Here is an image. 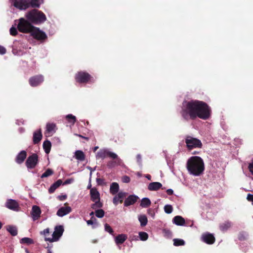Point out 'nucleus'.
Listing matches in <instances>:
<instances>
[{
    "mask_svg": "<svg viewBox=\"0 0 253 253\" xmlns=\"http://www.w3.org/2000/svg\"><path fill=\"white\" fill-rule=\"evenodd\" d=\"M211 112V109L206 103L199 100H191L183 102L181 114L186 121L190 119L193 120L197 117L207 120L210 118Z\"/></svg>",
    "mask_w": 253,
    "mask_h": 253,
    "instance_id": "1",
    "label": "nucleus"
},
{
    "mask_svg": "<svg viewBox=\"0 0 253 253\" xmlns=\"http://www.w3.org/2000/svg\"><path fill=\"white\" fill-rule=\"evenodd\" d=\"M186 168L190 174L195 176H200L205 170L204 161L199 156H192L187 162Z\"/></svg>",
    "mask_w": 253,
    "mask_h": 253,
    "instance_id": "2",
    "label": "nucleus"
},
{
    "mask_svg": "<svg viewBox=\"0 0 253 253\" xmlns=\"http://www.w3.org/2000/svg\"><path fill=\"white\" fill-rule=\"evenodd\" d=\"M25 16L28 21L35 24L42 23L46 19L42 12L35 9L27 12Z\"/></svg>",
    "mask_w": 253,
    "mask_h": 253,
    "instance_id": "3",
    "label": "nucleus"
},
{
    "mask_svg": "<svg viewBox=\"0 0 253 253\" xmlns=\"http://www.w3.org/2000/svg\"><path fill=\"white\" fill-rule=\"evenodd\" d=\"M90 200L94 203L92 204L90 207L93 210L100 209L103 207V204L100 201V194L96 187H93L89 191Z\"/></svg>",
    "mask_w": 253,
    "mask_h": 253,
    "instance_id": "4",
    "label": "nucleus"
},
{
    "mask_svg": "<svg viewBox=\"0 0 253 253\" xmlns=\"http://www.w3.org/2000/svg\"><path fill=\"white\" fill-rule=\"evenodd\" d=\"M34 28V27L31 24V23L27 19L26 20L24 18H21L19 19L17 29L20 32L31 33Z\"/></svg>",
    "mask_w": 253,
    "mask_h": 253,
    "instance_id": "5",
    "label": "nucleus"
},
{
    "mask_svg": "<svg viewBox=\"0 0 253 253\" xmlns=\"http://www.w3.org/2000/svg\"><path fill=\"white\" fill-rule=\"evenodd\" d=\"M185 142L189 150H191L194 148H200L202 147V143L200 139L190 135L186 136Z\"/></svg>",
    "mask_w": 253,
    "mask_h": 253,
    "instance_id": "6",
    "label": "nucleus"
},
{
    "mask_svg": "<svg viewBox=\"0 0 253 253\" xmlns=\"http://www.w3.org/2000/svg\"><path fill=\"white\" fill-rule=\"evenodd\" d=\"M107 157L113 159H117L116 161L119 164L121 163V160L118 158V155L116 153L111 152L106 149H100L96 155L97 159H104Z\"/></svg>",
    "mask_w": 253,
    "mask_h": 253,
    "instance_id": "7",
    "label": "nucleus"
},
{
    "mask_svg": "<svg viewBox=\"0 0 253 253\" xmlns=\"http://www.w3.org/2000/svg\"><path fill=\"white\" fill-rule=\"evenodd\" d=\"M64 230L63 226L62 225L55 226L54 231L52 234V237L45 238V241L50 243L58 241L62 236Z\"/></svg>",
    "mask_w": 253,
    "mask_h": 253,
    "instance_id": "8",
    "label": "nucleus"
},
{
    "mask_svg": "<svg viewBox=\"0 0 253 253\" xmlns=\"http://www.w3.org/2000/svg\"><path fill=\"white\" fill-rule=\"evenodd\" d=\"M38 163V156L37 154H33L28 157L25 165L28 169H32L35 168Z\"/></svg>",
    "mask_w": 253,
    "mask_h": 253,
    "instance_id": "9",
    "label": "nucleus"
},
{
    "mask_svg": "<svg viewBox=\"0 0 253 253\" xmlns=\"http://www.w3.org/2000/svg\"><path fill=\"white\" fill-rule=\"evenodd\" d=\"M29 0H13V5L20 10L29 8Z\"/></svg>",
    "mask_w": 253,
    "mask_h": 253,
    "instance_id": "10",
    "label": "nucleus"
},
{
    "mask_svg": "<svg viewBox=\"0 0 253 253\" xmlns=\"http://www.w3.org/2000/svg\"><path fill=\"white\" fill-rule=\"evenodd\" d=\"M90 79V75L84 72H79L76 76L77 82L81 83H86Z\"/></svg>",
    "mask_w": 253,
    "mask_h": 253,
    "instance_id": "11",
    "label": "nucleus"
},
{
    "mask_svg": "<svg viewBox=\"0 0 253 253\" xmlns=\"http://www.w3.org/2000/svg\"><path fill=\"white\" fill-rule=\"evenodd\" d=\"M31 34L34 38L38 40H43L46 38V35L44 32L40 31L39 28L35 27L31 32Z\"/></svg>",
    "mask_w": 253,
    "mask_h": 253,
    "instance_id": "12",
    "label": "nucleus"
},
{
    "mask_svg": "<svg viewBox=\"0 0 253 253\" xmlns=\"http://www.w3.org/2000/svg\"><path fill=\"white\" fill-rule=\"evenodd\" d=\"M57 129L56 126L54 123H47L44 134L46 137L52 136Z\"/></svg>",
    "mask_w": 253,
    "mask_h": 253,
    "instance_id": "13",
    "label": "nucleus"
},
{
    "mask_svg": "<svg viewBox=\"0 0 253 253\" xmlns=\"http://www.w3.org/2000/svg\"><path fill=\"white\" fill-rule=\"evenodd\" d=\"M43 81V77L42 75H38L31 77L29 79V84L32 86L39 85Z\"/></svg>",
    "mask_w": 253,
    "mask_h": 253,
    "instance_id": "14",
    "label": "nucleus"
},
{
    "mask_svg": "<svg viewBox=\"0 0 253 253\" xmlns=\"http://www.w3.org/2000/svg\"><path fill=\"white\" fill-rule=\"evenodd\" d=\"M42 211L40 208L36 205H34L32 208L31 212V216L33 221H36L41 216Z\"/></svg>",
    "mask_w": 253,
    "mask_h": 253,
    "instance_id": "15",
    "label": "nucleus"
},
{
    "mask_svg": "<svg viewBox=\"0 0 253 253\" xmlns=\"http://www.w3.org/2000/svg\"><path fill=\"white\" fill-rule=\"evenodd\" d=\"M5 207L12 211H19V204L15 200L13 199H8L5 203Z\"/></svg>",
    "mask_w": 253,
    "mask_h": 253,
    "instance_id": "16",
    "label": "nucleus"
},
{
    "mask_svg": "<svg viewBox=\"0 0 253 253\" xmlns=\"http://www.w3.org/2000/svg\"><path fill=\"white\" fill-rule=\"evenodd\" d=\"M202 240L208 244H212L215 241V238L214 236L210 233L204 234L202 236Z\"/></svg>",
    "mask_w": 253,
    "mask_h": 253,
    "instance_id": "17",
    "label": "nucleus"
},
{
    "mask_svg": "<svg viewBox=\"0 0 253 253\" xmlns=\"http://www.w3.org/2000/svg\"><path fill=\"white\" fill-rule=\"evenodd\" d=\"M71 211L70 207H62L57 211L56 214L59 217H63L69 213Z\"/></svg>",
    "mask_w": 253,
    "mask_h": 253,
    "instance_id": "18",
    "label": "nucleus"
},
{
    "mask_svg": "<svg viewBox=\"0 0 253 253\" xmlns=\"http://www.w3.org/2000/svg\"><path fill=\"white\" fill-rule=\"evenodd\" d=\"M27 157V153L25 151L22 150L20 151L16 156L15 158V162L18 164H21L24 162Z\"/></svg>",
    "mask_w": 253,
    "mask_h": 253,
    "instance_id": "19",
    "label": "nucleus"
},
{
    "mask_svg": "<svg viewBox=\"0 0 253 253\" xmlns=\"http://www.w3.org/2000/svg\"><path fill=\"white\" fill-rule=\"evenodd\" d=\"M138 197L135 195L129 196L125 201L124 206L128 207L134 204L137 200Z\"/></svg>",
    "mask_w": 253,
    "mask_h": 253,
    "instance_id": "20",
    "label": "nucleus"
},
{
    "mask_svg": "<svg viewBox=\"0 0 253 253\" xmlns=\"http://www.w3.org/2000/svg\"><path fill=\"white\" fill-rule=\"evenodd\" d=\"M126 193L125 192H120L113 199V203L114 205H117L120 201L122 202L123 199L126 197Z\"/></svg>",
    "mask_w": 253,
    "mask_h": 253,
    "instance_id": "21",
    "label": "nucleus"
},
{
    "mask_svg": "<svg viewBox=\"0 0 253 253\" xmlns=\"http://www.w3.org/2000/svg\"><path fill=\"white\" fill-rule=\"evenodd\" d=\"M42 133L41 129L35 131L33 133V143L36 144L39 143L42 138Z\"/></svg>",
    "mask_w": 253,
    "mask_h": 253,
    "instance_id": "22",
    "label": "nucleus"
},
{
    "mask_svg": "<svg viewBox=\"0 0 253 253\" xmlns=\"http://www.w3.org/2000/svg\"><path fill=\"white\" fill-rule=\"evenodd\" d=\"M162 187V184L159 182H153L149 184L148 189L150 191H157Z\"/></svg>",
    "mask_w": 253,
    "mask_h": 253,
    "instance_id": "23",
    "label": "nucleus"
},
{
    "mask_svg": "<svg viewBox=\"0 0 253 253\" xmlns=\"http://www.w3.org/2000/svg\"><path fill=\"white\" fill-rule=\"evenodd\" d=\"M172 222L174 224L178 226H183L185 225V219L181 216L177 215L173 217Z\"/></svg>",
    "mask_w": 253,
    "mask_h": 253,
    "instance_id": "24",
    "label": "nucleus"
},
{
    "mask_svg": "<svg viewBox=\"0 0 253 253\" xmlns=\"http://www.w3.org/2000/svg\"><path fill=\"white\" fill-rule=\"evenodd\" d=\"M119 190V185L117 182H113L110 187V193L112 195H116Z\"/></svg>",
    "mask_w": 253,
    "mask_h": 253,
    "instance_id": "25",
    "label": "nucleus"
},
{
    "mask_svg": "<svg viewBox=\"0 0 253 253\" xmlns=\"http://www.w3.org/2000/svg\"><path fill=\"white\" fill-rule=\"evenodd\" d=\"M74 157L80 162L84 161L85 160V155L81 150H77L74 153Z\"/></svg>",
    "mask_w": 253,
    "mask_h": 253,
    "instance_id": "26",
    "label": "nucleus"
},
{
    "mask_svg": "<svg viewBox=\"0 0 253 253\" xmlns=\"http://www.w3.org/2000/svg\"><path fill=\"white\" fill-rule=\"evenodd\" d=\"M127 236L125 234H119L115 238V243L117 245L123 244L126 239Z\"/></svg>",
    "mask_w": 253,
    "mask_h": 253,
    "instance_id": "27",
    "label": "nucleus"
},
{
    "mask_svg": "<svg viewBox=\"0 0 253 253\" xmlns=\"http://www.w3.org/2000/svg\"><path fill=\"white\" fill-rule=\"evenodd\" d=\"M62 184V181L61 179H59L52 184L48 189L49 193H53L55 190L59 187Z\"/></svg>",
    "mask_w": 253,
    "mask_h": 253,
    "instance_id": "28",
    "label": "nucleus"
},
{
    "mask_svg": "<svg viewBox=\"0 0 253 253\" xmlns=\"http://www.w3.org/2000/svg\"><path fill=\"white\" fill-rule=\"evenodd\" d=\"M43 2V0H29V7H39Z\"/></svg>",
    "mask_w": 253,
    "mask_h": 253,
    "instance_id": "29",
    "label": "nucleus"
},
{
    "mask_svg": "<svg viewBox=\"0 0 253 253\" xmlns=\"http://www.w3.org/2000/svg\"><path fill=\"white\" fill-rule=\"evenodd\" d=\"M51 143L49 140H45L43 143V148L45 153L48 154L50 151Z\"/></svg>",
    "mask_w": 253,
    "mask_h": 253,
    "instance_id": "30",
    "label": "nucleus"
},
{
    "mask_svg": "<svg viewBox=\"0 0 253 253\" xmlns=\"http://www.w3.org/2000/svg\"><path fill=\"white\" fill-rule=\"evenodd\" d=\"M138 220L140 223L141 226H145L147 225L148 219L146 216L144 214H141L138 216Z\"/></svg>",
    "mask_w": 253,
    "mask_h": 253,
    "instance_id": "31",
    "label": "nucleus"
},
{
    "mask_svg": "<svg viewBox=\"0 0 253 253\" xmlns=\"http://www.w3.org/2000/svg\"><path fill=\"white\" fill-rule=\"evenodd\" d=\"M65 118L68 123L71 125H74L76 122V118L72 114H68L66 116Z\"/></svg>",
    "mask_w": 253,
    "mask_h": 253,
    "instance_id": "32",
    "label": "nucleus"
},
{
    "mask_svg": "<svg viewBox=\"0 0 253 253\" xmlns=\"http://www.w3.org/2000/svg\"><path fill=\"white\" fill-rule=\"evenodd\" d=\"M20 243L22 244H26L29 245L34 244V240L31 238L28 237H24L20 240Z\"/></svg>",
    "mask_w": 253,
    "mask_h": 253,
    "instance_id": "33",
    "label": "nucleus"
},
{
    "mask_svg": "<svg viewBox=\"0 0 253 253\" xmlns=\"http://www.w3.org/2000/svg\"><path fill=\"white\" fill-rule=\"evenodd\" d=\"M151 205V201L148 198H143L141 202L140 206L143 208H147Z\"/></svg>",
    "mask_w": 253,
    "mask_h": 253,
    "instance_id": "34",
    "label": "nucleus"
},
{
    "mask_svg": "<svg viewBox=\"0 0 253 253\" xmlns=\"http://www.w3.org/2000/svg\"><path fill=\"white\" fill-rule=\"evenodd\" d=\"M231 226V223L229 221H225L220 225L221 230L224 231L228 229Z\"/></svg>",
    "mask_w": 253,
    "mask_h": 253,
    "instance_id": "35",
    "label": "nucleus"
},
{
    "mask_svg": "<svg viewBox=\"0 0 253 253\" xmlns=\"http://www.w3.org/2000/svg\"><path fill=\"white\" fill-rule=\"evenodd\" d=\"M6 229L11 235L16 236L17 234V230L15 226L9 225Z\"/></svg>",
    "mask_w": 253,
    "mask_h": 253,
    "instance_id": "36",
    "label": "nucleus"
},
{
    "mask_svg": "<svg viewBox=\"0 0 253 253\" xmlns=\"http://www.w3.org/2000/svg\"><path fill=\"white\" fill-rule=\"evenodd\" d=\"M95 210V214L97 217L102 218L104 215V211L100 209H97Z\"/></svg>",
    "mask_w": 253,
    "mask_h": 253,
    "instance_id": "37",
    "label": "nucleus"
},
{
    "mask_svg": "<svg viewBox=\"0 0 253 253\" xmlns=\"http://www.w3.org/2000/svg\"><path fill=\"white\" fill-rule=\"evenodd\" d=\"M173 241L175 246H183L185 244L184 241L181 239H174Z\"/></svg>",
    "mask_w": 253,
    "mask_h": 253,
    "instance_id": "38",
    "label": "nucleus"
},
{
    "mask_svg": "<svg viewBox=\"0 0 253 253\" xmlns=\"http://www.w3.org/2000/svg\"><path fill=\"white\" fill-rule=\"evenodd\" d=\"M86 223L88 225H92L93 228H95L98 226L96 219L94 218L93 219L91 218V219L87 220Z\"/></svg>",
    "mask_w": 253,
    "mask_h": 253,
    "instance_id": "39",
    "label": "nucleus"
},
{
    "mask_svg": "<svg viewBox=\"0 0 253 253\" xmlns=\"http://www.w3.org/2000/svg\"><path fill=\"white\" fill-rule=\"evenodd\" d=\"M53 170L50 169H48L45 171L44 172H43L42 174L41 177L42 178L47 177H48V176L51 175L52 174H53Z\"/></svg>",
    "mask_w": 253,
    "mask_h": 253,
    "instance_id": "40",
    "label": "nucleus"
},
{
    "mask_svg": "<svg viewBox=\"0 0 253 253\" xmlns=\"http://www.w3.org/2000/svg\"><path fill=\"white\" fill-rule=\"evenodd\" d=\"M139 238L142 241H146L148 238V235L146 232H140L139 233Z\"/></svg>",
    "mask_w": 253,
    "mask_h": 253,
    "instance_id": "41",
    "label": "nucleus"
},
{
    "mask_svg": "<svg viewBox=\"0 0 253 253\" xmlns=\"http://www.w3.org/2000/svg\"><path fill=\"white\" fill-rule=\"evenodd\" d=\"M173 211V208L171 205H167L164 207V211L168 214L171 213Z\"/></svg>",
    "mask_w": 253,
    "mask_h": 253,
    "instance_id": "42",
    "label": "nucleus"
},
{
    "mask_svg": "<svg viewBox=\"0 0 253 253\" xmlns=\"http://www.w3.org/2000/svg\"><path fill=\"white\" fill-rule=\"evenodd\" d=\"M50 233V229L49 228H47L45 229H44L43 231H42L40 232V234L41 235H42L44 237V239L45 238H48L47 236L49 235Z\"/></svg>",
    "mask_w": 253,
    "mask_h": 253,
    "instance_id": "43",
    "label": "nucleus"
},
{
    "mask_svg": "<svg viewBox=\"0 0 253 253\" xmlns=\"http://www.w3.org/2000/svg\"><path fill=\"white\" fill-rule=\"evenodd\" d=\"M105 230L109 233L110 234L113 235L114 231L111 227L108 224L106 223L104 225Z\"/></svg>",
    "mask_w": 253,
    "mask_h": 253,
    "instance_id": "44",
    "label": "nucleus"
},
{
    "mask_svg": "<svg viewBox=\"0 0 253 253\" xmlns=\"http://www.w3.org/2000/svg\"><path fill=\"white\" fill-rule=\"evenodd\" d=\"M9 32L10 35L12 36H15L17 34V29L13 26L10 28Z\"/></svg>",
    "mask_w": 253,
    "mask_h": 253,
    "instance_id": "45",
    "label": "nucleus"
},
{
    "mask_svg": "<svg viewBox=\"0 0 253 253\" xmlns=\"http://www.w3.org/2000/svg\"><path fill=\"white\" fill-rule=\"evenodd\" d=\"M122 180L124 183H128L130 181V177L127 175L123 176Z\"/></svg>",
    "mask_w": 253,
    "mask_h": 253,
    "instance_id": "46",
    "label": "nucleus"
},
{
    "mask_svg": "<svg viewBox=\"0 0 253 253\" xmlns=\"http://www.w3.org/2000/svg\"><path fill=\"white\" fill-rule=\"evenodd\" d=\"M247 199L249 202H252L253 205V194H248L247 195Z\"/></svg>",
    "mask_w": 253,
    "mask_h": 253,
    "instance_id": "47",
    "label": "nucleus"
},
{
    "mask_svg": "<svg viewBox=\"0 0 253 253\" xmlns=\"http://www.w3.org/2000/svg\"><path fill=\"white\" fill-rule=\"evenodd\" d=\"M96 180L98 185H101L104 183V179L102 178H97Z\"/></svg>",
    "mask_w": 253,
    "mask_h": 253,
    "instance_id": "48",
    "label": "nucleus"
},
{
    "mask_svg": "<svg viewBox=\"0 0 253 253\" xmlns=\"http://www.w3.org/2000/svg\"><path fill=\"white\" fill-rule=\"evenodd\" d=\"M6 50L5 48L1 45H0V54L3 55L6 53Z\"/></svg>",
    "mask_w": 253,
    "mask_h": 253,
    "instance_id": "49",
    "label": "nucleus"
},
{
    "mask_svg": "<svg viewBox=\"0 0 253 253\" xmlns=\"http://www.w3.org/2000/svg\"><path fill=\"white\" fill-rule=\"evenodd\" d=\"M148 213L151 217H152L153 218L154 217L155 213L154 210L152 209H149L148 211Z\"/></svg>",
    "mask_w": 253,
    "mask_h": 253,
    "instance_id": "50",
    "label": "nucleus"
},
{
    "mask_svg": "<svg viewBox=\"0 0 253 253\" xmlns=\"http://www.w3.org/2000/svg\"><path fill=\"white\" fill-rule=\"evenodd\" d=\"M73 181H74L73 178L67 179L64 181V182L63 183V185L69 184L72 183Z\"/></svg>",
    "mask_w": 253,
    "mask_h": 253,
    "instance_id": "51",
    "label": "nucleus"
},
{
    "mask_svg": "<svg viewBox=\"0 0 253 253\" xmlns=\"http://www.w3.org/2000/svg\"><path fill=\"white\" fill-rule=\"evenodd\" d=\"M248 168L250 172L253 175V162L249 164Z\"/></svg>",
    "mask_w": 253,
    "mask_h": 253,
    "instance_id": "52",
    "label": "nucleus"
},
{
    "mask_svg": "<svg viewBox=\"0 0 253 253\" xmlns=\"http://www.w3.org/2000/svg\"><path fill=\"white\" fill-rule=\"evenodd\" d=\"M90 175H91V172H90ZM92 188H93V187H92V185H91V176H90L89 178V179L88 185L87 186V189L91 190V189Z\"/></svg>",
    "mask_w": 253,
    "mask_h": 253,
    "instance_id": "53",
    "label": "nucleus"
},
{
    "mask_svg": "<svg viewBox=\"0 0 253 253\" xmlns=\"http://www.w3.org/2000/svg\"><path fill=\"white\" fill-rule=\"evenodd\" d=\"M115 165V162H112V161L109 162L107 164V166L109 168H112V167H114Z\"/></svg>",
    "mask_w": 253,
    "mask_h": 253,
    "instance_id": "54",
    "label": "nucleus"
},
{
    "mask_svg": "<svg viewBox=\"0 0 253 253\" xmlns=\"http://www.w3.org/2000/svg\"><path fill=\"white\" fill-rule=\"evenodd\" d=\"M58 198L60 201H63V200H65L67 198V196L66 195H60L58 197Z\"/></svg>",
    "mask_w": 253,
    "mask_h": 253,
    "instance_id": "55",
    "label": "nucleus"
},
{
    "mask_svg": "<svg viewBox=\"0 0 253 253\" xmlns=\"http://www.w3.org/2000/svg\"><path fill=\"white\" fill-rule=\"evenodd\" d=\"M136 159L137 162L140 164L141 163V156L140 154H137L136 156Z\"/></svg>",
    "mask_w": 253,
    "mask_h": 253,
    "instance_id": "56",
    "label": "nucleus"
},
{
    "mask_svg": "<svg viewBox=\"0 0 253 253\" xmlns=\"http://www.w3.org/2000/svg\"><path fill=\"white\" fill-rule=\"evenodd\" d=\"M167 193L168 194V195H171L173 194V191L172 189H169L167 190Z\"/></svg>",
    "mask_w": 253,
    "mask_h": 253,
    "instance_id": "57",
    "label": "nucleus"
},
{
    "mask_svg": "<svg viewBox=\"0 0 253 253\" xmlns=\"http://www.w3.org/2000/svg\"><path fill=\"white\" fill-rule=\"evenodd\" d=\"M145 177L149 180L151 179V176L150 174H146Z\"/></svg>",
    "mask_w": 253,
    "mask_h": 253,
    "instance_id": "58",
    "label": "nucleus"
},
{
    "mask_svg": "<svg viewBox=\"0 0 253 253\" xmlns=\"http://www.w3.org/2000/svg\"><path fill=\"white\" fill-rule=\"evenodd\" d=\"M16 124L17 125H20V124H23L24 123H23V121L17 120V122H16Z\"/></svg>",
    "mask_w": 253,
    "mask_h": 253,
    "instance_id": "59",
    "label": "nucleus"
},
{
    "mask_svg": "<svg viewBox=\"0 0 253 253\" xmlns=\"http://www.w3.org/2000/svg\"><path fill=\"white\" fill-rule=\"evenodd\" d=\"M77 135H78V136H79V137H80L84 138V139H86V140H88V138L87 137H86L83 136H82V135H80V134H79V135L77 134Z\"/></svg>",
    "mask_w": 253,
    "mask_h": 253,
    "instance_id": "60",
    "label": "nucleus"
},
{
    "mask_svg": "<svg viewBox=\"0 0 253 253\" xmlns=\"http://www.w3.org/2000/svg\"><path fill=\"white\" fill-rule=\"evenodd\" d=\"M19 131L20 132H23L24 131V129L22 127L19 128Z\"/></svg>",
    "mask_w": 253,
    "mask_h": 253,
    "instance_id": "61",
    "label": "nucleus"
},
{
    "mask_svg": "<svg viewBox=\"0 0 253 253\" xmlns=\"http://www.w3.org/2000/svg\"><path fill=\"white\" fill-rule=\"evenodd\" d=\"M98 149V146H95L93 148V151L95 152Z\"/></svg>",
    "mask_w": 253,
    "mask_h": 253,
    "instance_id": "62",
    "label": "nucleus"
},
{
    "mask_svg": "<svg viewBox=\"0 0 253 253\" xmlns=\"http://www.w3.org/2000/svg\"><path fill=\"white\" fill-rule=\"evenodd\" d=\"M95 213V212H94L93 211H91L90 213V216H92L94 215V214Z\"/></svg>",
    "mask_w": 253,
    "mask_h": 253,
    "instance_id": "63",
    "label": "nucleus"
},
{
    "mask_svg": "<svg viewBox=\"0 0 253 253\" xmlns=\"http://www.w3.org/2000/svg\"><path fill=\"white\" fill-rule=\"evenodd\" d=\"M46 253H53L50 250H48Z\"/></svg>",
    "mask_w": 253,
    "mask_h": 253,
    "instance_id": "64",
    "label": "nucleus"
}]
</instances>
